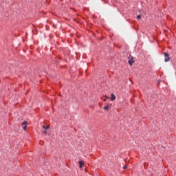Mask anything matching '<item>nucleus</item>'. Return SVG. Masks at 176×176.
Listing matches in <instances>:
<instances>
[{
    "mask_svg": "<svg viewBox=\"0 0 176 176\" xmlns=\"http://www.w3.org/2000/svg\"><path fill=\"white\" fill-rule=\"evenodd\" d=\"M104 101L106 102V101H107V99H104Z\"/></svg>",
    "mask_w": 176,
    "mask_h": 176,
    "instance_id": "obj_10",
    "label": "nucleus"
},
{
    "mask_svg": "<svg viewBox=\"0 0 176 176\" xmlns=\"http://www.w3.org/2000/svg\"><path fill=\"white\" fill-rule=\"evenodd\" d=\"M50 126L47 125V126L45 125H43V129H42V133L44 134H47V130H48L50 129Z\"/></svg>",
    "mask_w": 176,
    "mask_h": 176,
    "instance_id": "obj_1",
    "label": "nucleus"
},
{
    "mask_svg": "<svg viewBox=\"0 0 176 176\" xmlns=\"http://www.w3.org/2000/svg\"><path fill=\"white\" fill-rule=\"evenodd\" d=\"M109 104H107L106 106H104V110H108V109H109Z\"/></svg>",
    "mask_w": 176,
    "mask_h": 176,
    "instance_id": "obj_7",
    "label": "nucleus"
},
{
    "mask_svg": "<svg viewBox=\"0 0 176 176\" xmlns=\"http://www.w3.org/2000/svg\"><path fill=\"white\" fill-rule=\"evenodd\" d=\"M135 63V60H134V57L132 56H130L129 57V64L132 66L133 64Z\"/></svg>",
    "mask_w": 176,
    "mask_h": 176,
    "instance_id": "obj_2",
    "label": "nucleus"
},
{
    "mask_svg": "<svg viewBox=\"0 0 176 176\" xmlns=\"http://www.w3.org/2000/svg\"><path fill=\"white\" fill-rule=\"evenodd\" d=\"M141 17H142V16L140 14V15H138L137 19H141Z\"/></svg>",
    "mask_w": 176,
    "mask_h": 176,
    "instance_id": "obj_8",
    "label": "nucleus"
},
{
    "mask_svg": "<svg viewBox=\"0 0 176 176\" xmlns=\"http://www.w3.org/2000/svg\"><path fill=\"white\" fill-rule=\"evenodd\" d=\"M164 56H165V62L168 63L170 61L169 54L167 52H164Z\"/></svg>",
    "mask_w": 176,
    "mask_h": 176,
    "instance_id": "obj_3",
    "label": "nucleus"
},
{
    "mask_svg": "<svg viewBox=\"0 0 176 176\" xmlns=\"http://www.w3.org/2000/svg\"><path fill=\"white\" fill-rule=\"evenodd\" d=\"M124 169H126L127 168V166L126 165H125L124 167H123Z\"/></svg>",
    "mask_w": 176,
    "mask_h": 176,
    "instance_id": "obj_9",
    "label": "nucleus"
},
{
    "mask_svg": "<svg viewBox=\"0 0 176 176\" xmlns=\"http://www.w3.org/2000/svg\"><path fill=\"white\" fill-rule=\"evenodd\" d=\"M22 125H23V129L24 131H26V128H27V122H26V121L23 122L22 123Z\"/></svg>",
    "mask_w": 176,
    "mask_h": 176,
    "instance_id": "obj_4",
    "label": "nucleus"
},
{
    "mask_svg": "<svg viewBox=\"0 0 176 176\" xmlns=\"http://www.w3.org/2000/svg\"><path fill=\"white\" fill-rule=\"evenodd\" d=\"M116 99V97L114 95V94H111V101H114Z\"/></svg>",
    "mask_w": 176,
    "mask_h": 176,
    "instance_id": "obj_5",
    "label": "nucleus"
},
{
    "mask_svg": "<svg viewBox=\"0 0 176 176\" xmlns=\"http://www.w3.org/2000/svg\"><path fill=\"white\" fill-rule=\"evenodd\" d=\"M80 167L82 168L84 166V162L83 161H79Z\"/></svg>",
    "mask_w": 176,
    "mask_h": 176,
    "instance_id": "obj_6",
    "label": "nucleus"
}]
</instances>
